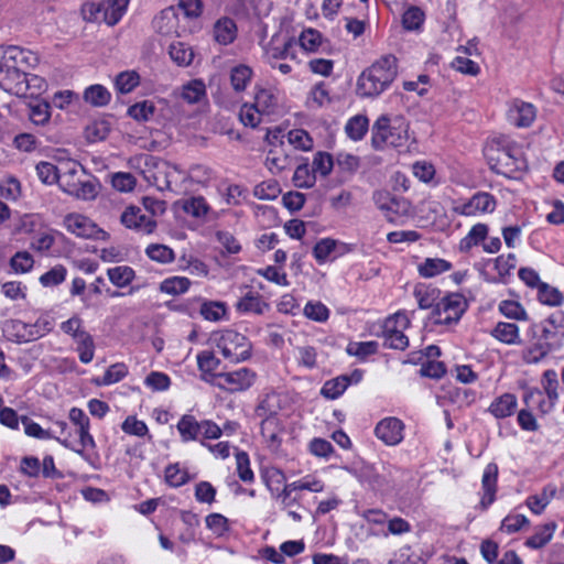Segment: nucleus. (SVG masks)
Returning <instances> with one entry per match:
<instances>
[{
	"label": "nucleus",
	"mask_w": 564,
	"mask_h": 564,
	"mask_svg": "<svg viewBox=\"0 0 564 564\" xmlns=\"http://www.w3.org/2000/svg\"><path fill=\"white\" fill-rule=\"evenodd\" d=\"M295 45L296 42L294 37H286L283 41L280 40V36L274 35L265 46V57L271 64V62L291 58L295 59Z\"/></svg>",
	"instance_id": "nucleus-21"
},
{
	"label": "nucleus",
	"mask_w": 564,
	"mask_h": 564,
	"mask_svg": "<svg viewBox=\"0 0 564 564\" xmlns=\"http://www.w3.org/2000/svg\"><path fill=\"white\" fill-rule=\"evenodd\" d=\"M145 253L151 260L164 264L171 263L175 259L174 251L170 247L160 243L148 246Z\"/></svg>",
	"instance_id": "nucleus-54"
},
{
	"label": "nucleus",
	"mask_w": 564,
	"mask_h": 564,
	"mask_svg": "<svg viewBox=\"0 0 564 564\" xmlns=\"http://www.w3.org/2000/svg\"><path fill=\"white\" fill-rule=\"evenodd\" d=\"M197 367L202 372V379L205 381H210L208 376L214 377V371L219 367L220 360L215 356L213 351L203 350L197 354Z\"/></svg>",
	"instance_id": "nucleus-40"
},
{
	"label": "nucleus",
	"mask_w": 564,
	"mask_h": 564,
	"mask_svg": "<svg viewBox=\"0 0 564 564\" xmlns=\"http://www.w3.org/2000/svg\"><path fill=\"white\" fill-rule=\"evenodd\" d=\"M140 84V76L135 70H126L117 75L115 86L121 94L131 93Z\"/></svg>",
	"instance_id": "nucleus-50"
},
{
	"label": "nucleus",
	"mask_w": 564,
	"mask_h": 564,
	"mask_svg": "<svg viewBox=\"0 0 564 564\" xmlns=\"http://www.w3.org/2000/svg\"><path fill=\"white\" fill-rule=\"evenodd\" d=\"M128 4L129 0L104 1V22L108 25L117 24L123 17Z\"/></svg>",
	"instance_id": "nucleus-35"
},
{
	"label": "nucleus",
	"mask_w": 564,
	"mask_h": 564,
	"mask_svg": "<svg viewBox=\"0 0 564 564\" xmlns=\"http://www.w3.org/2000/svg\"><path fill=\"white\" fill-rule=\"evenodd\" d=\"M351 384L348 375H341L334 379L327 380L321 390L322 395L327 399L335 400L340 397Z\"/></svg>",
	"instance_id": "nucleus-36"
},
{
	"label": "nucleus",
	"mask_w": 564,
	"mask_h": 564,
	"mask_svg": "<svg viewBox=\"0 0 564 564\" xmlns=\"http://www.w3.org/2000/svg\"><path fill=\"white\" fill-rule=\"evenodd\" d=\"M182 208L186 214L196 218L205 217L210 210L209 205L203 196H192L183 199Z\"/></svg>",
	"instance_id": "nucleus-45"
},
{
	"label": "nucleus",
	"mask_w": 564,
	"mask_h": 564,
	"mask_svg": "<svg viewBox=\"0 0 564 564\" xmlns=\"http://www.w3.org/2000/svg\"><path fill=\"white\" fill-rule=\"evenodd\" d=\"M292 488H296L299 491L306 490L314 494L323 492L325 489L324 480L314 474L305 475L304 477L292 481Z\"/></svg>",
	"instance_id": "nucleus-51"
},
{
	"label": "nucleus",
	"mask_w": 564,
	"mask_h": 564,
	"mask_svg": "<svg viewBox=\"0 0 564 564\" xmlns=\"http://www.w3.org/2000/svg\"><path fill=\"white\" fill-rule=\"evenodd\" d=\"M237 36V26L234 20L229 18L219 19L214 25V37L223 45L234 42Z\"/></svg>",
	"instance_id": "nucleus-32"
},
{
	"label": "nucleus",
	"mask_w": 564,
	"mask_h": 564,
	"mask_svg": "<svg viewBox=\"0 0 564 564\" xmlns=\"http://www.w3.org/2000/svg\"><path fill=\"white\" fill-rule=\"evenodd\" d=\"M265 166L272 174H279L290 166V158L280 149H270L265 156Z\"/></svg>",
	"instance_id": "nucleus-44"
},
{
	"label": "nucleus",
	"mask_w": 564,
	"mask_h": 564,
	"mask_svg": "<svg viewBox=\"0 0 564 564\" xmlns=\"http://www.w3.org/2000/svg\"><path fill=\"white\" fill-rule=\"evenodd\" d=\"M404 424L397 417L382 419L375 429L376 436L388 446H394L403 440Z\"/></svg>",
	"instance_id": "nucleus-20"
},
{
	"label": "nucleus",
	"mask_w": 564,
	"mask_h": 564,
	"mask_svg": "<svg viewBox=\"0 0 564 564\" xmlns=\"http://www.w3.org/2000/svg\"><path fill=\"white\" fill-rule=\"evenodd\" d=\"M155 111V106L150 100H143L129 107L128 115L138 121H148Z\"/></svg>",
	"instance_id": "nucleus-63"
},
{
	"label": "nucleus",
	"mask_w": 564,
	"mask_h": 564,
	"mask_svg": "<svg viewBox=\"0 0 564 564\" xmlns=\"http://www.w3.org/2000/svg\"><path fill=\"white\" fill-rule=\"evenodd\" d=\"M371 132V142L377 150L386 147L400 148L408 140V126L403 121H395L394 124H391L387 116L378 118Z\"/></svg>",
	"instance_id": "nucleus-6"
},
{
	"label": "nucleus",
	"mask_w": 564,
	"mask_h": 564,
	"mask_svg": "<svg viewBox=\"0 0 564 564\" xmlns=\"http://www.w3.org/2000/svg\"><path fill=\"white\" fill-rule=\"evenodd\" d=\"M497 479L498 466L495 463H490L485 467L481 478V487L484 494L480 500V505L484 509H487L496 499Z\"/></svg>",
	"instance_id": "nucleus-23"
},
{
	"label": "nucleus",
	"mask_w": 564,
	"mask_h": 564,
	"mask_svg": "<svg viewBox=\"0 0 564 564\" xmlns=\"http://www.w3.org/2000/svg\"><path fill=\"white\" fill-rule=\"evenodd\" d=\"M542 387L545 391L549 403L546 404L543 400V393L542 391L538 389L529 390L523 398L524 403L530 406L534 403H538L540 410L543 413H547L555 404V402L558 400V380H557V373L553 369L545 370L542 376Z\"/></svg>",
	"instance_id": "nucleus-10"
},
{
	"label": "nucleus",
	"mask_w": 564,
	"mask_h": 564,
	"mask_svg": "<svg viewBox=\"0 0 564 564\" xmlns=\"http://www.w3.org/2000/svg\"><path fill=\"white\" fill-rule=\"evenodd\" d=\"M132 167L144 165V178L160 191H176V185L185 181L186 174L178 165L151 154H139L130 159Z\"/></svg>",
	"instance_id": "nucleus-2"
},
{
	"label": "nucleus",
	"mask_w": 564,
	"mask_h": 564,
	"mask_svg": "<svg viewBox=\"0 0 564 564\" xmlns=\"http://www.w3.org/2000/svg\"><path fill=\"white\" fill-rule=\"evenodd\" d=\"M213 340L225 359L238 364L251 357L252 345L242 334L225 329L213 335Z\"/></svg>",
	"instance_id": "nucleus-5"
},
{
	"label": "nucleus",
	"mask_w": 564,
	"mask_h": 564,
	"mask_svg": "<svg viewBox=\"0 0 564 564\" xmlns=\"http://www.w3.org/2000/svg\"><path fill=\"white\" fill-rule=\"evenodd\" d=\"M518 400L513 393H503L492 400L488 412L498 420L509 417L517 411Z\"/></svg>",
	"instance_id": "nucleus-24"
},
{
	"label": "nucleus",
	"mask_w": 564,
	"mask_h": 564,
	"mask_svg": "<svg viewBox=\"0 0 564 564\" xmlns=\"http://www.w3.org/2000/svg\"><path fill=\"white\" fill-rule=\"evenodd\" d=\"M497 200L490 193L477 192L469 199H458L453 203L452 212L462 216H478L490 214L496 209Z\"/></svg>",
	"instance_id": "nucleus-13"
},
{
	"label": "nucleus",
	"mask_w": 564,
	"mask_h": 564,
	"mask_svg": "<svg viewBox=\"0 0 564 564\" xmlns=\"http://www.w3.org/2000/svg\"><path fill=\"white\" fill-rule=\"evenodd\" d=\"M110 98V93L101 85H91L84 91L85 101L95 107L106 106Z\"/></svg>",
	"instance_id": "nucleus-48"
},
{
	"label": "nucleus",
	"mask_w": 564,
	"mask_h": 564,
	"mask_svg": "<svg viewBox=\"0 0 564 564\" xmlns=\"http://www.w3.org/2000/svg\"><path fill=\"white\" fill-rule=\"evenodd\" d=\"M165 481L171 487H181L188 481V473L178 464H171L165 468Z\"/></svg>",
	"instance_id": "nucleus-62"
},
{
	"label": "nucleus",
	"mask_w": 564,
	"mask_h": 564,
	"mask_svg": "<svg viewBox=\"0 0 564 564\" xmlns=\"http://www.w3.org/2000/svg\"><path fill=\"white\" fill-rule=\"evenodd\" d=\"M410 326V319L403 312H398L388 317L383 324V346L392 349L404 350L409 346V339L403 330Z\"/></svg>",
	"instance_id": "nucleus-11"
},
{
	"label": "nucleus",
	"mask_w": 564,
	"mask_h": 564,
	"mask_svg": "<svg viewBox=\"0 0 564 564\" xmlns=\"http://www.w3.org/2000/svg\"><path fill=\"white\" fill-rule=\"evenodd\" d=\"M369 121L366 116L357 115L348 120L345 130L347 135L355 140H361L368 131Z\"/></svg>",
	"instance_id": "nucleus-49"
},
{
	"label": "nucleus",
	"mask_w": 564,
	"mask_h": 564,
	"mask_svg": "<svg viewBox=\"0 0 564 564\" xmlns=\"http://www.w3.org/2000/svg\"><path fill=\"white\" fill-rule=\"evenodd\" d=\"M323 36L321 32L315 29L308 28L300 34L299 43L306 52H316L322 45Z\"/></svg>",
	"instance_id": "nucleus-57"
},
{
	"label": "nucleus",
	"mask_w": 564,
	"mask_h": 564,
	"mask_svg": "<svg viewBox=\"0 0 564 564\" xmlns=\"http://www.w3.org/2000/svg\"><path fill=\"white\" fill-rule=\"evenodd\" d=\"M538 299L542 304L558 306L563 303L564 296L558 289L543 283L538 289Z\"/></svg>",
	"instance_id": "nucleus-53"
},
{
	"label": "nucleus",
	"mask_w": 564,
	"mask_h": 564,
	"mask_svg": "<svg viewBox=\"0 0 564 564\" xmlns=\"http://www.w3.org/2000/svg\"><path fill=\"white\" fill-rule=\"evenodd\" d=\"M199 313L206 321L218 322L227 315V306L224 302L206 301L200 305Z\"/></svg>",
	"instance_id": "nucleus-47"
},
{
	"label": "nucleus",
	"mask_w": 564,
	"mask_h": 564,
	"mask_svg": "<svg viewBox=\"0 0 564 564\" xmlns=\"http://www.w3.org/2000/svg\"><path fill=\"white\" fill-rule=\"evenodd\" d=\"M107 275L113 285L117 288H124L133 281L135 272L131 267L118 265L109 268L107 270Z\"/></svg>",
	"instance_id": "nucleus-43"
},
{
	"label": "nucleus",
	"mask_w": 564,
	"mask_h": 564,
	"mask_svg": "<svg viewBox=\"0 0 564 564\" xmlns=\"http://www.w3.org/2000/svg\"><path fill=\"white\" fill-rule=\"evenodd\" d=\"M189 286V279L185 276H172L161 282L160 291L169 295H180L187 292Z\"/></svg>",
	"instance_id": "nucleus-46"
},
{
	"label": "nucleus",
	"mask_w": 564,
	"mask_h": 564,
	"mask_svg": "<svg viewBox=\"0 0 564 564\" xmlns=\"http://www.w3.org/2000/svg\"><path fill=\"white\" fill-rule=\"evenodd\" d=\"M281 193L280 185L274 180L264 181L253 188V195L262 200H273Z\"/></svg>",
	"instance_id": "nucleus-58"
},
{
	"label": "nucleus",
	"mask_w": 564,
	"mask_h": 564,
	"mask_svg": "<svg viewBox=\"0 0 564 564\" xmlns=\"http://www.w3.org/2000/svg\"><path fill=\"white\" fill-rule=\"evenodd\" d=\"M303 312L307 318L318 323L326 322L329 317V310L319 301L307 302Z\"/></svg>",
	"instance_id": "nucleus-64"
},
{
	"label": "nucleus",
	"mask_w": 564,
	"mask_h": 564,
	"mask_svg": "<svg viewBox=\"0 0 564 564\" xmlns=\"http://www.w3.org/2000/svg\"><path fill=\"white\" fill-rule=\"evenodd\" d=\"M254 105L264 115L273 113L279 105L278 95L272 88H258Z\"/></svg>",
	"instance_id": "nucleus-33"
},
{
	"label": "nucleus",
	"mask_w": 564,
	"mask_h": 564,
	"mask_svg": "<svg viewBox=\"0 0 564 564\" xmlns=\"http://www.w3.org/2000/svg\"><path fill=\"white\" fill-rule=\"evenodd\" d=\"M30 324L20 319H11L6 323L4 332L11 340L17 343L32 341V332L29 330Z\"/></svg>",
	"instance_id": "nucleus-38"
},
{
	"label": "nucleus",
	"mask_w": 564,
	"mask_h": 564,
	"mask_svg": "<svg viewBox=\"0 0 564 564\" xmlns=\"http://www.w3.org/2000/svg\"><path fill=\"white\" fill-rule=\"evenodd\" d=\"M84 174L83 166L73 160L66 161L59 166L58 186L59 188L80 199H91L96 196V187L89 182L82 180Z\"/></svg>",
	"instance_id": "nucleus-4"
},
{
	"label": "nucleus",
	"mask_w": 564,
	"mask_h": 564,
	"mask_svg": "<svg viewBox=\"0 0 564 564\" xmlns=\"http://www.w3.org/2000/svg\"><path fill=\"white\" fill-rule=\"evenodd\" d=\"M176 429L183 442L198 441L200 436V421L194 415L185 414L177 422Z\"/></svg>",
	"instance_id": "nucleus-28"
},
{
	"label": "nucleus",
	"mask_w": 564,
	"mask_h": 564,
	"mask_svg": "<svg viewBox=\"0 0 564 564\" xmlns=\"http://www.w3.org/2000/svg\"><path fill=\"white\" fill-rule=\"evenodd\" d=\"M214 383L221 390L231 393L248 390L256 382L257 373L250 368L242 367L234 371L214 375Z\"/></svg>",
	"instance_id": "nucleus-12"
},
{
	"label": "nucleus",
	"mask_w": 564,
	"mask_h": 564,
	"mask_svg": "<svg viewBox=\"0 0 564 564\" xmlns=\"http://www.w3.org/2000/svg\"><path fill=\"white\" fill-rule=\"evenodd\" d=\"M64 225L70 234L85 239H99L106 235L91 219L82 214H69L64 218Z\"/></svg>",
	"instance_id": "nucleus-16"
},
{
	"label": "nucleus",
	"mask_w": 564,
	"mask_h": 564,
	"mask_svg": "<svg viewBox=\"0 0 564 564\" xmlns=\"http://www.w3.org/2000/svg\"><path fill=\"white\" fill-rule=\"evenodd\" d=\"M555 494L556 488L552 485H549L544 487L540 494L528 497L525 503L533 513L541 514L545 507L551 502Z\"/></svg>",
	"instance_id": "nucleus-37"
},
{
	"label": "nucleus",
	"mask_w": 564,
	"mask_h": 564,
	"mask_svg": "<svg viewBox=\"0 0 564 564\" xmlns=\"http://www.w3.org/2000/svg\"><path fill=\"white\" fill-rule=\"evenodd\" d=\"M397 75V57L384 55L361 72L356 93L361 98H377L391 86Z\"/></svg>",
	"instance_id": "nucleus-1"
},
{
	"label": "nucleus",
	"mask_w": 564,
	"mask_h": 564,
	"mask_svg": "<svg viewBox=\"0 0 564 564\" xmlns=\"http://www.w3.org/2000/svg\"><path fill=\"white\" fill-rule=\"evenodd\" d=\"M452 263L442 258H425L417 264L420 276L431 279L452 269Z\"/></svg>",
	"instance_id": "nucleus-27"
},
{
	"label": "nucleus",
	"mask_w": 564,
	"mask_h": 564,
	"mask_svg": "<svg viewBox=\"0 0 564 564\" xmlns=\"http://www.w3.org/2000/svg\"><path fill=\"white\" fill-rule=\"evenodd\" d=\"M536 118V109L531 102L514 99L509 102L507 120L517 128L530 127Z\"/></svg>",
	"instance_id": "nucleus-18"
},
{
	"label": "nucleus",
	"mask_w": 564,
	"mask_h": 564,
	"mask_svg": "<svg viewBox=\"0 0 564 564\" xmlns=\"http://www.w3.org/2000/svg\"><path fill=\"white\" fill-rule=\"evenodd\" d=\"M50 104L46 101H36L30 105V120L37 126L46 124L51 119Z\"/></svg>",
	"instance_id": "nucleus-59"
},
{
	"label": "nucleus",
	"mask_w": 564,
	"mask_h": 564,
	"mask_svg": "<svg viewBox=\"0 0 564 564\" xmlns=\"http://www.w3.org/2000/svg\"><path fill=\"white\" fill-rule=\"evenodd\" d=\"M206 527L217 536H225L229 530V520L221 513H210L205 518Z\"/></svg>",
	"instance_id": "nucleus-55"
},
{
	"label": "nucleus",
	"mask_w": 564,
	"mask_h": 564,
	"mask_svg": "<svg viewBox=\"0 0 564 564\" xmlns=\"http://www.w3.org/2000/svg\"><path fill=\"white\" fill-rule=\"evenodd\" d=\"M292 181L299 188H311L316 182V175L308 164L304 163L296 167Z\"/></svg>",
	"instance_id": "nucleus-52"
},
{
	"label": "nucleus",
	"mask_w": 564,
	"mask_h": 564,
	"mask_svg": "<svg viewBox=\"0 0 564 564\" xmlns=\"http://www.w3.org/2000/svg\"><path fill=\"white\" fill-rule=\"evenodd\" d=\"M373 202L389 221H395L398 217L408 215L411 208L408 199L394 196L387 191L375 192Z\"/></svg>",
	"instance_id": "nucleus-14"
},
{
	"label": "nucleus",
	"mask_w": 564,
	"mask_h": 564,
	"mask_svg": "<svg viewBox=\"0 0 564 564\" xmlns=\"http://www.w3.org/2000/svg\"><path fill=\"white\" fill-rule=\"evenodd\" d=\"M466 310V299L459 293H451L440 299L432 311L431 318L435 324L449 325L457 323Z\"/></svg>",
	"instance_id": "nucleus-8"
},
{
	"label": "nucleus",
	"mask_w": 564,
	"mask_h": 564,
	"mask_svg": "<svg viewBox=\"0 0 564 564\" xmlns=\"http://www.w3.org/2000/svg\"><path fill=\"white\" fill-rule=\"evenodd\" d=\"M564 337V312L556 311L542 322V337L545 340Z\"/></svg>",
	"instance_id": "nucleus-29"
},
{
	"label": "nucleus",
	"mask_w": 564,
	"mask_h": 564,
	"mask_svg": "<svg viewBox=\"0 0 564 564\" xmlns=\"http://www.w3.org/2000/svg\"><path fill=\"white\" fill-rule=\"evenodd\" d=\"M37 64V54L30 50L13 45L3 47L2 67L26 73L28 69L34 68Z\"/></svg>",
	"instance_id": "nucleus-15"
},
{
	"label": "nucleus",
	"mask_w": 564,
	"mask_h": 564,
	"mask_svg": "<svg viewBox=\"0 0 564 564\" xmlns=\"http://www.w3.org/2000/svg\"><path fill=\"white\" fill-rule=\"evenodd\" d=\"M484 154L492 171L502 175H511L523 166L520 147L506 135L489 139Z\"/></svg>",
	"instance_id": "nucleus-3"
},
{
	"label": "nucleus",
	"mask_w": 564,
	"mask_h": 564,
	"mask_svg": "<svg viewBox=\"0 0 564 564\" xmlns=\"http://www.w3.org/2000/svg\"><path fill=\"white\" fill-rule=\"evenodd\" d=\"M555 528L556 525L554 523L545 524L540 531L527 540L525 545L534 550L543 547L551 541Z\"/></svg>",
	"instance_id": "nucleus-60"
},
{
	"label": "nucleus",
	"mask_w": 564,
	"mask_h": 564,
	"mask_svg": "<svg viewBox=\"0 0 564 564\" xmlns=\"http://www.w3.org/2000/svg\"><path fill=\"white\" fill-rule=\"evenodd\" d=\"M253 76V70L250 66L239 64L230 70V84L236 93L245 91L250 84Z\"/></svg>",
	"instance_id": "nucleus-34"
},
{
	"label": "nucleus",
	"mask_w": 564,
	"mask_h": 564,
	"mask_svg": "<svg viewBox=\"0 0 564 564\" xmlns=\"http://www.w3.org/2000/svg\"><path fill=\"white\" fill-rule=\"evenodd\" d=\"M274 399V395H267L257 406L256 412L258 416H265L261 422V435L272 452H276L281 446V434L282 426L276 416L272 415V411L269 409L270 401Z\"/></svg>",
	"instance_id": "nucleus-9"
},
{
	"label": "nucleus",
	"mask_w": 564,
	"mask_h": 564,
	"mask_svg": "<svg viewBox=\"0 0 564 564\" xmlns=\"http://www.w3.org/2000/svg\"><path fill=\"white\" fill-rule=\"evenodd\" d=\"M169 54L178 66L185 67L192 64L194 58L193 48L183 42H173L170 45Z\"/></svg>",
	"instance_id": "nucleus-41"
},
{
	"label": "nucleus",
	"mask_w": 564,
	"mask_h": 564,
	"mask_svg": "<svg viewBox=\"0 0 564 564\" xmlns=\"http://www.w3.org/2000/svg\"><path fill=\"white\" fill-rule=\"evenodd\" d=\"M0 87L18 97H28L26 73L7 67L0 68Z\"/></svg>",
	"instance_id": "nucleus-19"
},
{
	"label": "nucleus",
	"mask_w": 564,
	"mask_h": 564,
	"mask_svg": "<svg viewBox=\"0 0 564 564\" xmlns=\"http://www.w3.org/2000/svg\"><path fill=\"white\" fill-rule=\"evenodd\" d=\"M499 311L502 315L511 319L525 321L528 318L524 307L517 301H501L499 304Z\"/></svg>",
	"instance_id": "nucleus-61"
},
{
	"label": "nucleus",
	"mask_w": 564,
	"mask_h": 564,
	"mask_svg": "<svg viewBox=\"0 0 564 564\" xmlns=\"http://www.w3.org/2000/svg\"><path fill=\"white\" fill-rule=\"evenodd\" d=\"M488 235V227L485 224L474 225L467 236H465L459 242L460 251H469L473 247L479 245L486 239Z\"/></svg>",
	"instance_id": "nucleus-42"
},
{
	"label": "nucleus",
	"mask_w": 564,
	"mask_h": 564,
	"mask_svg": "<svg viewBox=\"0 0 564 564\" xmlns=\"http://www.w3.org/2000/svg\"><path fill=\"white\" fill-rule=\"evenodd\" d=\"M35 171L42 183L46 185L58 183L59 166L42 161L35 165Z\"/></svg>",
	"instance_id": "nucleus-56"
},
{
	"label": "nucleus",
	"mask_w": 564,
	"mask_h": 564,
	"mask_svg": "<svg viewBox=\"0 0 564 564\" xmlns=\"http://www.w3.org/2000/svg\"><path fill=\"white\" fill-rule=\"evenodd\" d=\"M413 296L421 310L432 308L433 311L441 299V291L435 286L419 283L414 286Z\"/></svg>",
	"instance_id": "nucleus-26"
},
{
	"label": "nucleus",
	"mask_w": 564,
	"mask_h": 564,
	"mask_svg": "<svg viewBox=\"0 0 564 564\" xmlns=\"http://www.w3.org/2000/svg\"><path fill=\"white\" fill-rule=\"evenodd\" d=\"M206 96V86L200 79H193L173 90L174 100H183L188 105L198 104Z\"/></svg>",
	"instance_id": "nucleus-22"
},
{
	"label": "nucleus",
	"mask_w": 564,
	"mask_h": 564,
	"mask_svg": "<svg viewBox=\"0 0 564 564\" xmlns=\"http://www.w3.org/2000/svg\"><path fill=\"white\" fill-rule=\"evenodd\" d=\"M61 330L73 338L79 360L83 364H89L95 356V343L93 336L85 329L83 319L78 315H73L61 323Z\"/></svg>",
	"instance_id": "nucleus-7"
},
{
	"label": "nucleus",
	"mask_w": 564,
	"mask_h": 564,
	"mask_svg": "<svg viewBox=\"0 0 564 564\" xmlns=\"http://www.w3.org/2000/svg\"><path fill=\"white\" fill-rule=\"evenodd\" d=\"M491 335L497 340L507 345H519L521 343L519 327L513 323H497L491 330Z\"/></svg>",
	"instance_id": "nucleus-31"
},
{
	"label": "nucleus",
	"mask_w": 564,
	"mask_h": 564,
	"mask_svg": "<svg viewBox=\"0 0 564 564\" xmlns=\"http://www.w3.org/2000/svg\"><path fill=\"white\" fill-rule=\"evenodd\" d=\"M121 224L141 235H150L156 228V221L150 215L144 214L139 207L129 206L120 217Z\"/></svg>",
	"instance_id": "nucleus-17"
},
{
	"label": "nucleus",
	"mask_w": 564,
	"mask_h": 564,
	"mask_svg": "<svg viewBox=\"0 0 564 564\" xmlns=\"http://www.w3.org/2000/svg\"><path fill=\"white\" fill-rule=\"evenodd\" d=\"M236 310L240 313L262 315L269 310V304L262 300L259 293L249 290L236 303Z\"/></svg>",
	"instance_id": "nucleus-25"
},
{
	"label": "nucleus",
	"mask_w": 564,
	"mask_h": 564,
	"mask_svg": "<svg viewBox=\"0 0 564 564\" xmlns=\"http://www.w3.org/2000/svg\"><path fill=\"white\" fill-rule=\"evenodd\" d=\"M89 430L90 429L76 430V433L79 437L77 447L73 446L68 437H56V441L59 442L64 447L72 449L73 452L85 458V451L88 448L94 449L96 447V442L93 435L90 434Z\"/></svg>",
	"instance_id": "nucleus-30"
},
{
	"label": "nucleus",
	"mask_w": 564,
	"mask_h": 564,
	"mask_svg": "<svg viewBox=\"0 0 564 564\" xmlns=\"http://www.w3.org/2000/svg\"><path fill=\"white\" fill-rule=\"evenodd\" d=\"M185 181L188 180L202 186H208L210 182L216 178L215 171L212 167L204 164L192 165L189 170L185 172Z\"/></svg>",
	"instance_id": "nucleus-39"
}]
</instances>
